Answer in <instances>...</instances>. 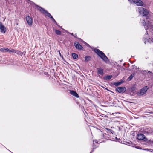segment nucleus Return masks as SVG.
<instances>
[{
  "label": "nucleus",
  "mask_w": 153,
  "mask_h": 153,
  "mask_svg": "<svg viewBox=\"0 0 153 153\" xmlns=\"http://www.w3.org/2000/svg\"><path fill=\"white\" fill-rule=\"evenodd\" d=\"M140 24L144 26L146 30H149V32L147 31L146 34L144 35L143 40L146 44L147 42H153V20H152L151 17L147 16L146 19L140 20Z\"/></svg>",
  "instance_id": "obj_1"
},
{
  "label": "nucleus",
  "mask_w": 153,
  "mask_h": 153,
  "mask_svg": "<svg viewBox=\"0 0 153 153\" xmlns=\"http://www.w3.org/2000/svg\"><path fill=\"white\" fill-rule=\"evenodd\" d=\"M94 52L105 63H107L109 62V59L105 54L100 50L95 48Z\"/></svg>",
  "instance_id": "obj_2"
},
{
  "label": "nucleus",
  "mask_w": 153,
  "mask_h": 153,
  "mask_svg": "<svg viewBox=\"0 0 153 153\" xmlns=\"http://www.w3.org/2000/svg\"><path fill=\"white\" fill-rule=\"evenodd\" d=\"M36 6L38 7L37 9L39 10L42 13L45 14L46 16L51 19L53 21V22L57 25L58 26L56 21H55V20L53 18L52 16L47 11L45 10L44 8H42L38 5H36Z\"/></svg>",
  "instance_id": "obj_3"
},
{
  "label": "nucleus",
  "mask_w": 153,
  "mask_h": 153,
  "mask_svg": "<svg viewBox=\"0 0 153 153\" xmlns=\"http://www.w3.org/2000/svg\"><path fill=\"white\" fill-rule=\"evenodd\" d=\"M138 12L143 16H146L149 14L148 10L143 7H139L138 8Z\"/></svg>",
  "instance_id": "obj_4"
},
{
  "label": "nucleus",
  "mask_w": 153,
  "mask_h": 153,
  "mask_svg": "<svg viewBox=\"0 0 153 153\" xmlns=\"http://www.w3.org/2000/svg\"><path fill=\"white\" fill-rule=\"evenodd\" d=\"M128 1L137 6H142L143 4V3L140 0H128Z\"/></svg>",
  "instance_id": "obj_5"
},
{
  "label": "nucleus",
  "mask_w": 153,
  "mask_h": 153,
  "mask_svg": "<svg viewBox=\"0 0 153 153\" xmlns=\"http://www.w3.org/2000/svg\"><path fill=\"white\" fill-rule=\"evenodd\" d=\"M137 138L139 140H143L144 141H146L147 139L146 138L144 135L143 134H139L137 136Z\"/></svg>",
  "instance_id": "obj_6"
},
{
  "label": "nucleus",
  "mask_w": 153,
  "mask_h": 153,
  "mask_svg": "<svg viewBox=\"0 0 153 153\" xmlns=\"http://www.w3.org/2000/svg\"><path fill=\"white\" fill-rule=\"evenodd\" d=\"M147 86L141 89L138 92V94L139 95H144L147 91Z\"/></svg>",
  "instance_id": "obj_7"
},
{
  "label": "nucleus",
  "mask_w": 153,
  "mask_h": 153,
  "mask_svg": "<svg viewBox=\"0 0 153 153\" xmlns=\"http://www.w3.org/2000/svg\"><path fill=\"white\" fill-rule=\"evenodd\" d=\"M26 19L29 25L31 26L32 25L33 19L31 17L29 16H27L26 17Z\"/></svg>",
  "instance_id": "obj_8"
},
{
  "label": "nucleus",
  "mask_w": 153,
  "mask_h": 153,
  "mask_svg": "<svg viewBox=\"0 0 153 153\" xmlns=\"http://www.w3.org/2000/svg\"><path fill=\"white\" fill-rule=\"evenodd\" d=\"M74 45L77 49L79 50H82L83 49V47L78 42H75L74 43Z\"/></svg>",
  "instance_id": "obj_9"
},
{
  "label": "nucleus",
  "mask_w": 153,
  "mask_h": 153,
  "mask_svg": "<svg viewBox=\"0 0 153 153\" xmlns=\"http://www.w3.org/2000/svg\"><path fill=\"white\" fill-rule=\"evenodd\" d=\"M0 29L1 33H5L6 31V28L1 22H0Z\"/></svg>",
  "instance_id": "obj_10"
},
{
  "label": "nucleus",
  "mask_w": 153,
  "mask_h": 153,
  "mask_svg": "<svg viewBox=\"0 0 153 153\" xmlns=\"http://www.w3.org/2000/svg\"><path fill=\"white\" fill-rule=\"evenodd\" d=\"M126 88L123 87H118L117 88L116 90L118 92L122 93H123L125 91Z\"/></svg>",
  "instance_id": "obj_11"
},
{
  "label": "nucleus",
  "mask_w": 153,
  "mask_h": 153,
  "mask_svg": "<svg viewBox=\"0 0 153 153\" xmlns=\"http://www.w3.org/2000/svg\"><path fill=\"white\" fill-rule=\"evenodd\" d=\"M97 73L98 74H100L101 75H102L104 74L103 70L101 68H97Z\"/></svg>",
  "instance_id": "obj_12"
},
{
  "label": "nucleus",
  "mask_w": 153,
  "mask_h": 153,
  "mask_svg": "<svg viewBox=\"0 0 153 153\" xmlns=\"http://www.w3.org/2000/svg\"><path fill=\"white\" fill-rule=\"evenodd\" d=\"M70 93L73 96L75 97L76 98H78L79 97V95L75 91H74L73 90H70Z\"/></svg>",
  "instance_id": "obj_13"
},
{
  "label": "nucleus",
  "mask_w": 153,
  "mask_h": 153,
  "mask_svg": "<svg viewBox=\"0 0 153 153\" xmlns=\"http://www.w3.org/2000/svg\"><path fill=\"white\" fill-rule=\"evenodd\" d=\"M9 49L7 48H2L0 50V51L2 52H9Z\"/></svg>",
  "instance_id": "obj_14"
},
{
  "label": "nucleus",
  "mask_w": 153,
  "mask_h": 153,
  "mask_svg": "<svg viewBox=\"0 0 153 153\" xmlns=\"http://www.w3.org/2000/svg\"><path fill=\"white\" fill-rule=\"evenodd\" d=\"M112 76L111 75H107L105 76L104 78L105 80H110L111 79Z\"/></svg>",
  "instance_id": "obj_15"
},
{
  "label": "nucleus",
  "mask_w": 153,
  "mask_h": 153,
  "mask_svg": "<svg viewBox=\"0 0 153 153\" xmlns=\"http://www.w3.org/2000/svg\"><path fill=\"white\" fill-rule=\"evenodd\" d=\"M91 57L89 56H86L85 57V61L86 62L90 61L91 59Z\"/></svg>",
  "instance_id": "obj_16"
},
{
  "label": "nucleus",
  "mask_w": 153,
  "mask_h": 153,
  "mask_svg": "<svg viewBox=\"0 0 153 153\" xmlns=\"http://www.w3.org/2000/svg\"><path fill=\"white\" fill-rule=\"evenodd\" d=\"M72 56L73 59H77L78 57V55L74 53H72Z\"/></svg>",
  "instance_id": "obj_17"
},
{
  "label": "nucleus",
  "mask_w": 153,
  "mask_h": 153,
  "mask_svg": "<svg viewBox=\"0 0 153 153\" xmlns=\"http://www.w3.org/2000/svg\"><path fill=\"white\" fill-rule=\"evenodd\" d=\"M106 129L108 131L107 132V133L108 134H108H109L110 133L111 134H113L114 133V131L113 130L110 129L108 128H106Z\"/></svg>",
  "instance_id": "obj_18"
},
{
  "label": "nucleus",
  "mask_w": 153,
  "mask_h": 153,
  "mask_svg": "<svg viewBox=\"0 0 153 153\" xmlns=\"http://www.w3.org/2000/svg\"><path fill=\"white\" fill-rule=\"evenodd\" d=\"M55 33L57 35H60L61 33V32L58 30L55 29Z\"/></svg>",
  "instance_id": "obj_19"
},
{
  "label": "nucleus",
  "mask_w": 153,
  "mask_h": 153,
  "mask_svg": "<svg viewBox=\"0 0 153 153\" xmlns=\"http://www.w3.org/2000/svg\"><path fill=\"white\" fill-rule=\"evenodd\" d=\"M103 137L104 138L107 139H108L109 138V137L107 136V134L106 133H104V134H103Z\"/></svg>",
  "instance_id": "obj_20"
},
{
  "label": "nucleus",
  "mask_w": 153,
  "mask_h": 153,
  "mask_svg": "<svg viewBox=\"0 0 153 153\" xmlns=\"http://www.w3.org/2000/svg\"><path fill=\"white\" fill-rule=\"evenodd\" d=\"M121 84V82H118L114 83V85L116 86H117Z\"/></svg>",
  "instance_id": "obj_21"
},
{
  "label": "nucleus",
  "mask_w": 153,
  "mask_h": 153,
  "mask_svg": "<svg viewBox=\"0 0 153 153\" xmlns=\"http://www.w3.org/2000/svg\"><path fill=\"white\" fill-rule=\"evenodd\" d=\"M9 52L15 53H16V51L14 49H12L11 50L9 49Z\"/></svg>",
  "instance_id": "obj_22"
},
{
  "label": "nucleus",
  "mask_w": 153,
  "mask_h": 153,
  "mask_svg": "<svg viewBox=\"0 0 153 153\" xmlns=\"http://www.w3.org/2000/svg\"><path fill=\"white\" fill-rule=\"evenodd\" d=\"M134 76L132 75H131L128 78V79L129 80H131L133 77Z\"/></svg>",
  "instance_id": "obj_23"
},
{
  "label": "nucleus",
  "mask_w": 153,
  "mask_h": 153,
  "mask_svg": "<svg viewBox=\"0 0 153 153\" xmlns=\"http://www.w3.org/2000/svg\"><path fill=\"white\" fill-rule=\"evenodd\" d=\"M93 148L92 150L91 151V152H93L94 151V149H95V148H96V147H94V143H93Z\"/></svg>",
  "instance_id": "obj_24"
},
{
  "label": "nucleus",
  "mask_w": 153,
  "mask_h": 153,
  "mask_svg": "<svg viewBox=\"0 0 153 153\" xmlns=\"http://www.w3.org/2000/svg\"><path fill=\"white\" fill-rule=\"evenodd\" d=\"M93 142H94V141L96 143H98L99 142V141L97 140H94V141L93 140Z\"/></svg>",
  "instance_id": "obj_25"
},
{
  "label": "nucleus",
  "mask_w": 153,
  "mask_h": 153,
  "mask_svg": "<svg viewBox=\"0 0 153 153\" xmlns=\"http://www.w3.org/2000/svg\"><path fill=\"white\" fill-rule=\"evenodd\" d=\"M74 37L75 38H77V35L76 34H75L74 35Z\"/></svg>",
  "instance_id": "obj_26"
},
{
  "label": "nucleus",
  "mask_w": 153,
  "mask_h": 153,
  "mask_svg": "<svg viewBox=\"0 0 153 153\" xmlns=\"http://www.w3.org/2000/svg\"><path fill=\"white\" fill-rule=\"evenodd\" d=\"M58 51L59 52V54L60 56H61V53H60V51Z\"/></svg>",
  "instance_id": "obj_27"
},
{
  "label": "nucleus",
  "mask_w": 153,
  "mask_h": 153,
  "mask_svg": "<svg viewBox=\"0 0 153 153\" xmlns=\"http://www.w3.org/2000/svg\"><path fill=\"white\" fill-rule=\"evenodd\" d=\"M71 35L72 36H74V34H73V33H71Z\"/></svg>",
  "instance_id": "obj_28"
},
{
  "label": "nucleus",
  "mask_w": 153,
  "mask_h": 153,
  "mask_svg": "<svg viewBox=\"0 0 153 153\" xmlns=\"http://www.w3.org/2000/svg\"><path fill=\"white\" fill-rule=\"evenodd\" d=\"M148 73H152V72H151L150 71H148Z\"/></svg>",
  "instance_id": "obj_29"
},
{
  "label": "nucleus",
  "mask_w": 153,
  "mask_h": 153,
  "mask_svg": "<svg viewBox=\"0 0 153 153\" xmlns=\"http://www.w3.org/2000/svg\"><path fill=\"white\" fill-rule=\"evenodd\" d=\"M148 150H149V151H151V150H151V149H149Z\"/></svg>",
  "instance_id": "obj_30"
},
{
  "label": "nucleus",
  "mask_w": 153,
  "mask_h": 153,
  "mask_svg": "<svg viewBox=\"0 0 153 153\" xmlns=\"http://www.w3.org/2000/svg\"><path fill=\"white\" fill-rule=\"evenodd\" d=\"M94 147H96V148L97 147V146H96L95 145H94Z\"/></svg>",
  "instance_id": "obj_31"
},
{
  "label": "nucleus",
  "mask_w": 153,
  "mask_h": 153,
  "mask_svg": "<svg viewBox=\"0 0 153 153\" xmlns=\"http://www.w3.org/2000/svg\"><path fill=\"white\" fill-rule=\"evenodd\" d=\"M128 144H130V143L129 142H128Z\"/></svg>",
  "instance_id": "obj_32"
},
{
  "label": "nucleus",
  "mask_w": 153,
  "mask_h": 153,
  "mask_svg": "<svg viewBox=\"0 0 153 153\" xmlns=\"http://www.w3.org/2000/svg\"><path fill=\"white\" fill-rule=\"evenodd\" d=\"M90 153H92V152H91Z\"/></svg>",
  "instance_id": "obj_33"
},
{
  "label": "nucleus",
  "mask_w": 153,
  "mask_h": 153,
  "mask_svg": "<svg viewBox=\"0 0 153 153\" xmlns=\"http://www.w3.org/2000/svg\"><path fill=\"white\" fill-rule=\"evenodd\" d=\"M115 138H116V139H117V137H116Z\"/></svg>",
  "instance_id": "obj_34"
},
{
  "label": "nucleus",
  "mask_w": 153,
  "mask_h": 153,
  "mask_svg": "<svg viewBox=\"0 0 153 153\" xmlns=\"http://www.w3.org/2000/svg\"><path fill=\"white\" fill-rule=\"evenodd\" d=\"M6 1V0H5Z\"/></svg>",
  "instance_id": "obj_35"
}]
</instances>
